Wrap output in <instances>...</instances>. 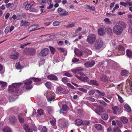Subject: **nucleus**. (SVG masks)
<instances>
[{
    "label": "nucleus",
    "instance_id": "35",
    "mask_svg": "<svg viewBox=\"0 0 132 132\" xmlns=\"http://www.w3.org/2000/svg\"><path fill=\"white\" fill-rule=\"evenodd\" d=\"M62 89L63 88L61 87H58L56 88V92L58 93H62Z\"/></svg>",
    "mask_w": 132,
    "mask_h": 132
},
{
    "label": "nucleus",
    "instance_id": "12",
    "mask_svg": "<svg viewBox=\"0 0 132 132\" xmlns=\"http://www.w3.org/2000/svg\"><path fill=\"white\" fill-rule=\"evenodd\" d=\"M49 52V50L47 48L43 49L41 50L39 53L40 55L43 56H45L47 55Z\"/></svg>",
    "mask_w": 132,
    "mask_h": 132
},
{
    "label": "nucleus",
    "instance_id": "49",
    "mask_svg": "<svg viewBox=\"0 0 132 132\" xmlns=\"http://www.w3.org/2000/svg\"><path fill=\"white\" fill-rule=\"evenodd\" d=\"M50 48L51 53L53 54H54L55 51V48H54L51 46L50 47Z\"/></svg>",
    "mask_w": 132,
    "mask_h": 132
},
{
    "label": "nucleus",
    "instance_id": "1",
    "mask_svg": "<svg viewBox=\"0 0 132 132\" xmlns=\"http://www.w3.org/2000/svg\"><path fill=\"white\" fill-rule=\"evenodd\" d=\"M22 84V83H21L12 84L11 85L9 86L8 90L12 92L15 91L17 93L18 90V88Z\"/></svg>",
    "mask_w": 132,
    "mask_h": 132
},
{
    "label": "nucleus",
    "instance_id": "8",
    "mask_svg": "<svg viewBox=\"0 0 132 132\" xmlns=\"http://www.w3.org/2000/svg\"><path fill=\"white\" fill-rule=\"evenodd\" d=\"M32 82V80L30 79H27L24 81V83L25 84L24 86L26 89L28 90L31 89L32 86L30 84Z\"/></svg>",
    "mask_w": 132,
    "mask_h": 132
},
{
    "label": "nucleus",
    "instance_id": "23",
    "mask_svg": "<svg viewBox=\"0 0 132 132\" xmlns=\"http://www.w3.org/2000/svg\"><path fill=\"white\" fill-rule=\"evenodd\" d=\"M47 78L50 80H57V76L53 75H50L48 76Z\"/></svg>",
    "mask_w": 132,
    "mask_h": 132
},
{
    "label": "nucleus",
    "instance_id": "53",
    "mask_svg": "<svg viewBox=\"0 0 132 132\" xmlns=\"http://www.w3.org/2000/svg\"><path fill=\"white\" fill-rule=\"evenodd\" d=\"M98 110L101 113L102 112H103L104 111L103 108L101 106H99L98 107Z\"/></svg>",
    "mask_w": 132,
    "mask_h": 132
},
{
    "label": "nucleus",
    "instance_id": "38",
    "mask_svg": "<svg viewBox=\"0 0 132 132\" xmlns=\"http://www.w3.org/2000/svg\"><path fill=\"white\" fill-rule=\"evenodd\" d=\"M106 31L107 34L110 35H111L112 32V29L110 27L107 28Z\"/></svg>",
    "mask_w": 132,
    "mask_h": 132
},
{
    "label": "nucleus",
    "instance_id": "32",
    "mask_svg": "<svg viewBox=\"0 0 132 132\" xmlns=\"http://www.w3.org/2000/svg\"><path fill=\"white\" fill-rule=\"evenodd\" d=\"M3 130L4 132H12V130L11 129L8 127H5L3 129Z\"/></svg>",
    "mask_w": 132,
    "mask_h": 132
},
{
    "label": "nucleus",
    "instance_id": "30",
    "mask_svg": "<svg viewBox=\"0 0 132 132\" xmlns=\"http://www.w3.org/2000/svg\"><path fill=\"white\" fill-rule=\"evenodd\" d=\"M126 53L128 57L132 58V52L131 50L129 49H127Z\"/></svg>",
    "mask_w": 132,
    "mask_h": 132
},
{
    "label": "nucleus",
    "instance_id": "27",
    "mask_svg": "<svg viewBox=\"0 0 132 132\" xmlns=\"http://www.w3.org/2000/svg\"><path fill=\"white\" fill-rule=\"evenodd\" d=\"M124 107L126 111L128 112L131 111V109L129 105L127 104H126L124 105Z\"/></svg>",
    "mask_w": 132,
    "mask_h": 132
},
{
    "label": "nucleus",
    "instance_id": "42",
    "mask_svg": "<svg viewBox=\"0 0 132 132\" xmlns=\"http://www.w3.org/2000/svg\"><path fill=\"white\" fill-rule=\"evenodd\" d=\"M96 91L101 96H104L105 95V94L104 92L100 91L98 90H96Z\"/></svg>",
    "mask_w": 132,
    "mask_h": 132
},
{
    "label": "nucleus",
    "instance_id": "18",
    "mask_svg": "<svg viewBox=\"0 0 132 132\" xmlns=\"http://www.w3.org/2000/svg\"><path fill=\"white\" fill-rule=\"evenodd\" d=\"M30 24V23L25 21L22 20L20 21V26H27Z\"/></svg>",
    "mask_w": 132,
    "mask_h": 132
},
{
    "label": "nucleus",
    "instance_id": "64",
    "mask_svg": "<svg viewBox=\"0 0 132 132\" xmlns=\"http://www.w3.org/2000/svg\"><path fill=\"white\" fill-rule=\"evenodd\" d=\"M19 119L20 122L21 123H23L24 122V119L22 117H19Z\"/></svg>",
    "mask_w": 132,
    "mask_h": 132
},
{
    "label": "nucleus",
    "instance_id": "62",
    "mask_svg": "<svg viewBox=\"0 0 132 132\" xmlns=\"http://www.w3.org/2000/svg\"><path fill=\"white\" fill-rule=\"evenodd\" d=\"M10 29V27L9 26H7V27L5 29V34H7Z\"/></svg>",
    "mask_w": 132,
    "mask_h": 132
},
{
    "label": "nucleus",
    "instance_id": "20",
    "mask_svg": "<svg viewBox=\"0 0 132 132\" xmlns=\"http://www.w3.org/2000/svg\"><path fill=\"white\" fill-rule=\"evenodd\" d=\"M9 120L10 123L14 124L16 122L17 120L15 117L13 116L10 118Z\"/></svg>",
    "mask_w": 132,
    "mask_h": 132
},
{
    "label": "nucleus",
    "instance_id": "52",
    "mask_svg": "<svg viewBox=\"0 0 132 132\" xmlns=\"http://www.w3.org/2000/svg\"><path fill=\"white\" fill-rule=\"evenodd\" d=\"M120 5H122L125 6V7H126L128 5L127 2H120Z\"/></svg>",
    "mask_w": 132,
    "mask_h": 132
},
{
    "label": "nucleus",
    "instance_id": "9",
    "mask_svg": "<svg viewBox=\"0 0 132 132\" xmlns=\"http://www.w3.org/2000/svg\"><path fill=\"white\" fill-rule=\"evenodd\" d=\"M113 113L114 114H119L121 112V107L119 105L113 106L112 108Z\"/></svg>",
    "mask_w": 132,
    "mask_h": 132
},
{
    "label": "nucleus",
    "instance_id": "61",
    "mask_svg": "<svg viewBox=\"0 0 132 132\" xmlns=\"http://www.w3.org/2000/svg\"><path fill=\"white\" fill-rule=\"evenodd\" d=\"M67 85L71 89H76L75 87L70 83H68L67 84Z\"/></svg>",
    "mask_w": 132,
    "mask_h": 132
},
{
    "label": "nucleus",
    "instance_id": "46",
    "mask_svg": "<svg viewBox=\"0 0 132 132\" xmlns=\"http://www.w3.org/2000/svg\"><path fill=\"white\" fill-rule=\"evenodd\" d=\"M45 85L46 87L48 89L50 88L51 86V84L50 82H47L46 83Z\"/></svg>",
    "mask_w": 132,
    "mask_h": 132
},
{
    "label": "nucleus",
    "instance_id": "6",
    "mask_svg": "<svg viewBox=\"0 0 132 132\" xmlns=\"http://www.w3.org/2000/svg\"><path fill=\"white\" fill-rule=\"evenodd\" d=\"M113 31L117 35H119L121 34L123 30L119 25H116L113 27Z\"/></svg>",
    "mask_w": 132,
    "mask_h": 132
},
{
    "label": "nucleus",
    "instance_id": "2",
    "mask_svg": "<svg viewBox=\"0 0 132 132\" xmlns=\"http://www.w3.org/2000/svg\"><path fill=\"white\" fill-rule=\"evenodd\" d=\"M103 45L104 43L102 39H97L94 44L95 48L96 50H99L103 47Z\"/></svg>",
    "mask_w": 132,
    "mask_h": 132
},
{
    "label": "nucleus",
    "instance_id": "58",
    "mask_svg": "<svg viewBox=\"0 0 132 132\" xmlns=\"http://www.w3.org/2000/svg\"><path fill=\"white\" fill-rule=\"evenodd\" d=\"M116 121L117 122V125L119 126V127L120 128H122V124L121 123V122L120 121H118L117 120H116Z\"/></svg>",
    "mask_w": 132,
    "mask_h": 132
},
{
    "label": "nucleus",
    "instance_id": "31",
    "mask_svg": "<svg viewBox=\"0 0 132 132\" xmlns=\"http://www.w3.org/2000/svg\"><path fill=\"white\" fill-rule=\"evenodd\" d=\"M95 127L97 130H101L102 129V127L100 124H95Z\"/></svg>",
    "mask_w": 132,
    "mask_h": 132
},
{
    "label": "nucleus",
    "instance_id": "50",
    "mask_svg": "<svg viewBox=\"0 0 132 132\" xmlns=\"http://www.w3.org/2000/svg\"><path fill=\"white\" fill-rule=\"evenodd\" d=\"M31 79L34 82H39L41 80L40 79L37 78L33 77Z\"/></svg>",
    "mask_w": 132,
    "mask_h": 132
},
{
    "label": "nucleus",
    "instance_id": "36",
    "mask_svg": "<svg viewBox=\"0 0 132 132\" xmlns=\"http://www.w3.org/2000/svg\"><path fill=\"white\" fill-rule=\"evenodd\" d=\"M122 84H121L118 85L117 86V89L118 90H119L120 92L122 91Z\"/></svg>",
    "mask_w": 132,
    "mask_h": 132
},
{
    "label": "nucleus",
    "instance_id": "11",
    "mask_svg": "<svg viewBox=\"0 0 132 132\" xmlns=\"http://www.w3.org/2000/svg\"><path fill=\"white\" fill-rule=\"evenodd\" d=\"M116 64V63L113 61L110 60L108 62L107 65V68L110 69L111 68H115Z\"/></svg>",
    "mask_w": 132,
    "mask_h": 132
},
{
    "label": "nucleus",
    "instance_id": "57",
    "mask_svg": "<svg viewBox=\"0 0 132 132\" xmlns=\"http://www.w3.org/2000/svg\"><path fill=\"white\" fill-rule=\"evenodd\" d=\"M62 109L63 110L66 111L67 110L68 108L67 106L65 104L62 106Z\"/></svg>",
    "mask_w": 132,
    "mask_h": 132
},
{
    "label": "nucleus",
    "instance_id": "15",
    "mask_svg": "<svg viewBox=\"0 0 132 132\" xmlns=\"http://www.w3.org/2000/svg\"><path fill=\"white\" fill-rule=\"evenodd\" d=\"M95 64L94 62L93 61H88L85 63L84 65L87 68L91 67H93Z\"/></svg>",
    "mask_w": 132,
    "mask_h": 132
},
{
    "label": "nucleus",
    "instance_id": "5",
    "mask_svg": "<svg viewBox=\"0 0 132 132\" xmlns=\"http://www.w3.org/2000/svg\"><path fill=\"white\" fill-rule=\"evenodd\" d=\"M18 5V3L15 2L13 3H9L6 4V6L7 8H9L10 11H12L15 9Z\"/></svg>",
    "mask_w": 132,
    "mask_h": 132
},
{
    "label": "nucleus",
    "instance_id": "28",
    "mask_svg": "<svg viewBox=\"0 0 132 132\" xmlns=\"http://www.w3.org/2000/svg\"><path fill=\"white\" fill-rule=\"evenodd\" d=\"M120 119L122 122L124 124L128 122V120L125 117H120Z\"/></svg>",
    "mask_w": 132,
    "mask_h": 132
},
{
    "label": "nucleus",
    "instance_id": "59",
    "mask_svg": "<svg viewBox=\"0 0 132 132\" xmlns=\"http://www.w3.org/2000/svg\"><path fill=\"white\" fill-rule=\"evenodd\" d=\"M62 81L64 83H65L67 82L68 81V78L66 77L63 78L62 79Z\"/></svg>",
    "mask_w": 132,
    "mask_h": 132
},
{
    "label": "nucleus",
    "instance_id": "34",
    "mask_svg": "<svg viewBox=\"0 0 132 132\" xmlns=\"http://www.w3.org/2000/svg\"><path fill=\"white\" fill-rule=\"evenodd\" d=\"M101 79L102 81L103 82H105L108 80V78L107 76L103 75L101 77Z\"/></svg>",
    "mask_w": 132,
    "mask_h": 132
},
{
    "label": "nucleus",
    "instance_id": "44",
    "mask_svg": "<svg viewBox=\"0 0 132 132\" xmlns=\"http://www.w3.org/2000/svg\"><path fill=\"white\" fill-rule=\"evenodd\" d=\"M89 122L88 121L84 120L82 121V125H87L89 124Z\"/></svg>",
    "mask_w": 132,
    "mask_h": 132
},
{
    "label": "nucleus",
    "instance_id": "47",
    "mask_svg": "<svg viewBox=\"0 0 132 132\" xmlns=\"http://www.w3.org/2000/svg\"><path fill=\"white\" fill-rule=\"evenodd\" d=\"M113 130L114 132H121L119 127H115L114 128Z\"/></svg>",
    "mask_w": 132,
    "mask_h": 132
},
{
    "label": "nucleus",
    "instance_id": "41",
    "mask_svg": "<svg viewBox=\"0 0 132 132\" xmlns=\"http://www.w3.org/2000/svg\"><path fill=\"white\" fill-rule=\"evenodd\" d=\"M7 83L6 82L4 81H0V84L2 86L3 88H5L7 86Z\"/></svg>",
    "mask_w": 132,
    "mask_h": 132
},
{
    "label": "nucleus",
    "instance_id": "63",
    "mask_svg": "<svg viewBox=\"0 0 132 132\" xmlns=\"http://www.w3.org/2000/svg\"><path fill=\"white\" fill-rule=\"evenodd\" d=\"M55 98V96H52L51 97H50L49 99H48V101L50 102V103H51V101Z\"/></svg>",
    "mask_w": 132,
    "mask_h": 132
},
{
    "label": "nucleus",
    "instance_id": "37",
    "mask_svg": "<svg viewBox=\"0 0 132 132\" xmlns=\"http://www.w3.org/2000/svg\"><path fill=\"white\" fill-rule=\"evenodd\" d=\"M85 6L86 7L88 8V9L92 10V11H94L95 10V9L94 6H92L90 7L89 5H85Z\"/></svg>",
    "mask_w": 132,
    "mask_h": 132
},
{
    "label": "nucleus",
    "instance_id": "26",
    "mask_svg": "<svg viewBox=\"0 0 132 132\" xmlns=\"http://www.w3.org/2000/svg\"><path fill=\"white\" fill-rule=\"evenodd\" d=\"M74 51L75 54L78 56H81L82 54V52L77 48L75 49Z\"/></svg>",
    "mask_w": 132,
    "mask_h": 132
},
{
    "label": "nucleus",
    "instance_id": "48",
    "mask_svg": "<svg viewBox=\"0 0 132 132\" xmlns=\"http://www.w3.org/2000/svg\"><path fill=\"white\" fill-rule=\"evenodd\" d=\"M95 91L96 90L94 89L91 90L89 91L88 94L90 95H92L95 93Z\"/></svg>",
    "mask_w": 132,
    "mask_h": 132
},
{
    "label": "nucleus",
    "instance_id": "22",
    "mask_svg": "<svg viewBox=\"0 0 132 132\" xmlns=\"http://www.w3.org/2000/svg\"><path fill=\"white\" fill-rule=\"evenodd\" d=\"M23 127L26 132H32V130L29 128L27 124H24Z\"/></svg>",
    "mask_w": 132,
    "mask_h": 132
},
{
    "label": "nucleus",
    "instance_id": "17",
    "mask_svg": "<svg viewBox=\"0 0 132 132\" xmlns=\"http://www.w3.org/2000/svg\"><path fill=\"white\" fill-rule=\"evenodd\" d=\"M98 32L99 35L101 36H103L104 35L105 33V30L104 28H101L98 29Z\"/></svg>",
    "mask_w": 132,
    "mask_h": 132
},
{
    "label": "nucleus",
    "instance_id": "3",
    "mask_svg": "<svg viewBox=\"0 0 132 132\" xmlns=\"http://www.w3.org/2000/svg\"><path fill=\"white\" fill-rule=\"evenodd\" d=\"M36 50L33 48H26L24 50V53L28 55H33L36 52Z\"/></svg>",
    "mask_w": 132,
    "mask_h": 132
},
{
    "label": "nucleus",
    "instance_id": "14",
    "mask_svg": "<svg viewBox=\"0 0 132 132\" xmlns=\"http://www.w3.org/2000/svg\"><path fill=\"white\" fill-rule=\"evenodd\" d=\"M118 48L121 52L120 54H118L119 55H123L125 53V48L121 45H119L118 47Z\"/></svg>",
    "mask_w": 132,
    "mask_h": 132
},
{
    "label": "nucleus",
    "instance_id": "60",
    "mask_svg": "<svg viewBox=\"0 0 132 132\" xmlns=\"http://www.w3.org/2000/svg\"><path fill=\"white\" fill-rule=\"evenodd\" d=\"M37 112L40 115H42L43 113V111L42 109H40L38 110Z\"/></svg>",
    "mask_w": 132,
    "mask_h": 132
},
{
    "label": "nucleus",
    "instance_id": "21",
    "mask_svg": "<svg viewBox=\"0 0 132 132\" xmlns=\"http://www.w3.org/2000/svg\"><path fill=\"white\" fill-rule=\"evenodd\" d=\"M38 27V25L34 24L30 26L28 28V31L30 32L36 30Z\"/></svg>",
    "mask_w": 132,
    "mask_h": 132
},
{
    "label": "nucleus",
    "instance_id": "24",
    "mask_svg": "<svg viewBox=\"0 0 132 132\" xmlns=\"http://www.w3.org/2000/svg\"><path fill=\"white\" fill-rule=\"evenodd\" d=\"M119 25L123 30L126 28L127 25L125 22L123 21H120V24Z\"/></svg>",
    "mask_w": 132,
    "mask_h": 132
},
{
    "label": "nucleus",
    "instance_id": "4",
    "mask_svg": "<svg viewBox=\"0 0 132 132\" xmlns=\"http://www.w3.org/2000/svg\"><path fill=\"white\" fill-rule=\"evenodd\" d=\"M96 39L95 35L91 34L88 36L87 41L90 44H92L94 43Z\"/></svg>",
    "mask_w": 132,
    "mask_h": 132
},
{
    "label": "nucleus",
    "instance_id": "29",
    "mask_svg": "<svg viewBox=\"0 0 132 132\" xmlns=\"http://www.w3.org/2000/svg\"><path fill=\"white\" fill-rule=\"evenodd\" d=\"M129 28L128 30L129 33L132 35V21L130 20L129 23Z\"/></svg>",
    "mask_w": 132,
    "mask_h": 132
},
{
    "label": "nucleus",
    "instance_id": "7",
    "mask_svg": "<svg viewBox=\"0 0 132 132\" xmlns=\"http://www.w3.org/2000/svg\"><path fill=\"white\" fill-rule=\"evenodd\" d=\"M79 74L80 76L76 75L75 76L80 80L84 82H86L88 80V78L86 76L84 77L85 75L83 73L81 72H79Z\"/></svg>",
    "mask_w": 132,
    "mask_h": 132
},
{
    "label": "nucleus",
    "instance_id": "54",
    "mask_svg": "<svg viewBox=\"0 0 132 132\" xmlns=\"http://www.w3.org/2000/svg\"><path fill=\"white\" fill-rule=\"evenodd\" d=\"M104 21L106 22L107 24H110L111 21H110L109 19L108 18H106L104 20Z\"/></svg>",
    "mask_w": 132,
    "mask_h": 132
},
{
    "label": "nucleus",
    "instance_id": "19",
    "mask_svg": "<svg viewBox=\"0 0 132 132\" xmlns=\"http://www.w3.org/2000/svg\"><path fill=\"white\" fill-rule=\"evenodd\" d=\"M19 55L18 52H15L12 54L10 55L9 57L13 59H16L18 58Z\"/></svg>",
    "mask_w": 132,
    "mask_h": 132
},
{
    "label": "nucleus",
    "instance_id": "39",
    "mask_svg": "<svg viewBox=\"0 0 132 132\" xmlns=\"http://www.w3.org/2000/svg\"><path fill=\"white\" fill-rule=\"evenodd\" d=\"M76 124L77 126L82 125V120L79 119H77L76 120Z\"/></svg>",
    "mask_w": 132,
    "mask_h": 132
},
{
    "label": "nucleus",
    "instance_id": "56",
    "mask_svg": "<svg viewBox=\"0 0 132 132\" xmlns=\"http://www.w3.org/2000/svg\"><path fill=\"white\" fill-rule=\"evenodd\" d=\"M86 99L87 100H89L92 102H94L95 100L94 98L92 97H87Z\"/></svg>",
    "mask_w": 132,
    "mask_h": 132
},
{
    "label": "nucleus",
    "instance_id": "43",
    "mask_svg": "<svg viewBox=\"0 0 132 132\" xmlns=\"http://www.w3.org/2000/svg\"><path fill=\"white\" fill-rule=\"evenodd\" d=\"M50 122L52 126H54L56 124V121L55 119H52L50 121Z\"/></svg>",
    "mask_w": 132,
    "mask_h": 132
},
{
    "label": "nucleus",
    "instance_id": "25",
    "mask_svg": "<svg viewBox=\"0 0 132 132\" xmlns=\"http://www.w3.org/2000/svg\"><path fill=\"white\" fill-rule=\"evenodd\" d=\"M88 84L90 85H94L96 86H98L99 85V83L97 81L93 80H90L89 81Z\"/></svg>",
    "mask_w": 132,
    "mask_h": 132
},
{
    "label": "nucleus",
    "instance_id": "33",
    "mask_svg": "<svg viewBox=\"0 0 132 132\" xmlns=\"http://www.w3.org/2000/svg\"><path fill=\"white\" fill-rule=\"evenodd\" d=\"M129 73V72L126 70H123L121 72V75L123 76H127Z\"/></svg>",
    "mask_w": 132,
    "mask_h": 132
},
{
    "label": "nucleus",
    "instance_id": "45",
    "mask_svg": "<svg viewBox=\"0 0 132 132\" xmlns=\"http://www.w3.org/2000/svg\"><path fill=\"white\" fill-rule=\"evenodd\" d=\"M16 68L18 69H20L22 68V67H21L19 63H16Z\"/></svg>",
    "mask_w": 132,
    "mask_h": 132
},
{
    "label": "nucleus",
    "instance_id": "40",
    "mask_svg": "<svg viewBox=\"0 0 132 132\" xmlns=\"http://www.w3.org/2000/svg\"><path fill=\"white\" fill-rule=\"evenodd\" d=\"M102 117L104 120H106L108 118V115L107 114L104 113L102 116Z\"/></svg>",
    "mask_w": 132,
    "mask_h": 132
},
{
    "label": "nucleus",
    "instance_id": "16",
    "mask_svg": "<svg viewBox=\"0 0 132 132\" xmlns=\"http://www.w3.org/2000/svg\"><path fill=\"white\" fill-rule=\"evenodd\" d=\"M71 71L74 73H76L78 72L84 70V69L80 67H77L74 69H71Z\"/></svg>",
    "mask_w": 132,
    "mask_h": 132
},
{
    "label": "nucleus",
    "instance_id": "55",
    "mask_svg": "<svg viewBox=\"0 0 132 132\" xmlns=\"http://www.w3.org/2000/svg\"><path fill=\"white\" fill-rule=\"evenodd\" d=\"M117 96H118V100L121 103L123 102H124V100L122 97L118 94H117Z\"/></svg>",
    "mask_w": 132,
    "mask_h": 132
},
{
    "label": "nucleus",
    "instance_id": "13",
    "mask_svg": "<svg viewBox=\"0 0 132 132\" xmlns=\"http://www.w3.org/2000/svg\"><path fill=\"white\" fill-rule=\"evenodd\" d=\"M24 5H25V8L27 10H30L34 5V3L32 2L28 3V2H26L24 3Z\"/></svg>",
    "mask_w": 132,
    "mask_h": 132
},
{
    "label": "nucleus",
    "instance_id": "51",
    "mask_svg": "<svg viewBox=\"0 0 132 132\" xmlns=\"http://www.w3.org/2000/svg\"><path fill=\"white\" fill-rule=\"evenodd\" d=\"M60 22L59 21H55L53 23V25L54 26H57L59 25Z\"/></svg>",
    "mask_w": 132,
    "mask_h": 132
},
{
    "label": "nucleus",
    "instance_id": "10",
    "mask_svg": "<svg viewBox=\"0 0 132 132\" xmlns=\"http://www.w3.org/2000/svg\"><path fill=\"white\" fill-rule=\"evenodd\" d=\"M57 11L60 15L61 16H65L68 15V13L64 9L61 8H58Z\"/></svg>",
    "mask_w": 132,
    "mask_h": 132
}]
</instances>
